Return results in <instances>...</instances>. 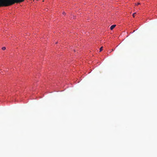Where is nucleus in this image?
<instances>
[{"instance_id":"obj_3","label":"nucleus","mask_w":157,"mask_h":157,"mask_svg":"<svg viewBox=\"0 0 157 157\" xmlns=\"http://www.w3.org/2000/svg\"><path fill=\"white\" fill-rule=\"evenodd\" d=\"M102 48H103V47H101L100 48V52H101L102 50Z\"/></svg>"},{"instance_id":"obj_8","label":"nucleus","mask_w":157,"mask_h":157,"mask_svg":"<svg viewBox=\"0 0 157 157\" xmlns=\"http://www.w3.org/2000/svg\"><path fill=\"white\" fill-rule=\"evenodd\" d=\"M63 14H64H64H65V13L64 12H63Z\"/></svg>"},{"instance_id":"obj_5","label":"nucleus","mask_w":157,"mask_h":157,"mask_svg":"<svg viewBox=\"0 0 157 157\" xmlns=\"http://www.w3.org/2000/svg\"><path fill=\"white\" fill-rule=\"evenodd\" d=\"M136 13H135L133 14L132 15L134 17H135V14H136Z\"/></svg>"},{"instance_id":"obj_2","label":"nucleus","mask_w":157,"mask_h":157,"mask_svg":"<svg viewBox=\"0 0 157 157\" xmlns=\"http://www.w3.org/2000/svg\"><path fill=\"white\" fill-rule=\"evenodd\" d=\"M116 25H113L110 27V29L111 30H113L116 26Z\"/></svg>"},{"instance_id":"obj_7","label":"nucleus","mask_w":157,"mask_h":157,"mask_svg":"<svg viewBox=\"0 0 157 157\" xmlns=\"http://www.w3.org/2000/svg\"><path fill=\"white\" fill-rule=\"evenodd\" d=\"M114 51V50L113 49H112V50H111V51L110 52H109V53H110L112 51Z\"/></svg>"},{"instance_id":"obj_1","label":"nucleus","mask_w":157,"mask_h":157,"mask_svg":"<svg viewBox=\"0 0 157 157\" xmlns=\"http://www.w3.org/2000/svg\"><path fill=\"white\" fill-rule=\"evenodd\" d=\"M9 6V0H0V7Z\"/></svg>"},{"instance_id":"obj_9","label":"nucleus","mask_w":157,"mask_h":157,"mask_svg":"<svg viewBox=\"0 0 157 157\" xmlns=\"http://www.w3.org/2000/svg\"><path fill=\"white\" fill-rule=\"evenodd\" d=\"M57 42H56V44H57Z\"/></svg>"},{"instance_id":"obj_6","label":"nucleus","mask_w":157,"mask_h":157,"mask_svg":"<svg viewBox=\"0 0 157 157\" xmlns=\"http://www.w3.org/2000/svg\"><path fill=\"white\" fill-rule=\"evenodd\" d=\"M140 3H138L137 4H135V5L136 6H137L139 5H140Z\"/></svg>"},{"instance_id":"obj_4","label":"nucleus","mask_w":157,"mask_h":157,"mask_svg":"<svg viewBox=\"0 0 157 157\" xmlns=\"http://www.w3.org/2000/svg\"><path fill=\"white\" fill-rule=\"evenodd\" d=\"M2 49L3 50H4L6 49V48L5 47H3L2 48Z\"/></svg>"}]
</instances>
